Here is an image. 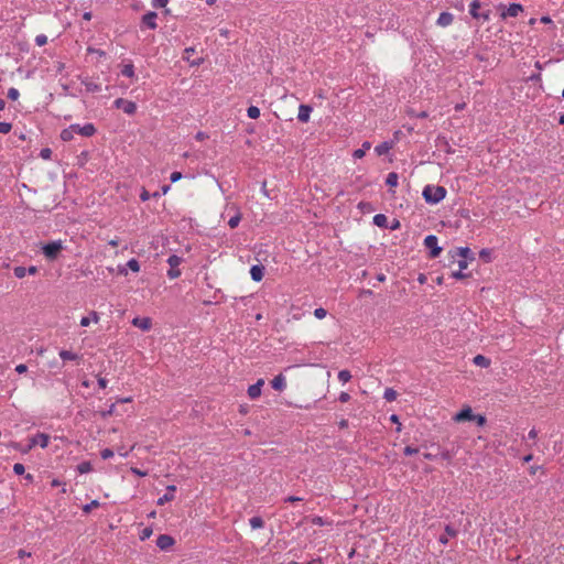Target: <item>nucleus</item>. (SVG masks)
<instances>
[{"label":"nucleus","mask_w":564,"mask_h":564,"mask_svg":"<svg viewBox=\"0 0 564 564\" xmlns=\"http://www.w3.org/2000/svg\"><path fill=\"white\" fill-rule=\"evenodd\" d=\"M51 155H52V150L48 149V148H44L41 150L40 152V156L44 160H48L51 159Z\"/></svg>","instance_id":"54"},{"label":"nucleus","mask_w":564,"mask_h":564,"mask_svg":"<svg viewBox=\"0 0 564 564\" xmlns=\"http://www.w3.org/2000/svg\"><path fill=\"white\" fill-rule=\"evenodd\" d=\"M403 453L406 456H411V455L417 454L419 453V448L417 447H413V446H405L404 449H403Z\"/></svg>","instance_id":"53"},{"label":"nucleus","mask_w":564,"mask_h":564,"mask_svg":"<svg viewBox=\"0 0 564 564\" xmlns=\"http://www.w3.org/2000/svg\"><path fill=\"white\" fill-rule=\"evenodd\" d=\"M303 498L301 497H297V496H289L284 499V502H290V503H293V502H297V501H302Z\"/></svg>","instance_id":"57"},{"label":"nucleus","mask_w":564,"mask_h":564,"mask_svg":"<svg viewBox=\"0 0 564 564\" xmlns=\"http://www.w3.org/2000/svg\"><path fill=\"white\" fill-rule=\"evenodd\" d=\"M398 397V393L394 389L392 388H387L384 390V393H383V398L388 401V402H392L397 399Z\"/></svg>","instance_id":"35"},{"label":"nucleus","mask_w":564,"mask_h":564,"mask_svg":"<svg viewBox=\"0 0 564 564\" xmlns=\"http://www.w3.org/2000/svg\"><path fill=\"white\" fill-rule=\"evenodd\" d=\"M249 523H250V527L253 530L262 529L264 527V521H263V519L261 517H252L249 520Z\"/></svg>","instance_id":"34"},{"label":"nucleus","mask_w":564,"mask_h":564,"mask_svg":"<svg viewBox=\"0 0 564 564\" xmlns=\"http://www.w3.org/2000/svg\"><path fill=\"white\" fill-rule=\"evenodd\" d=\"M446 188L443 186L426 185L423 189V198L429 204H437L446 196Z\"/></svg>","instance_id":"1"},{"label":"nucleus","mask_w":564,"mask_h":564,"mask_svg":"<svg viewBox=\"0 0 564 564\" xmlns=\"http://www.w3.org/2000/svg\"><path fill=\"white\" fill-rule=\"evenodd\" d=\"M76 468H77V471L79 474H87V473H90L93 470L91 463L88 462V460L82 462L80 464L77 465Z\"/></svg>","instance_id":"32"},{"label":"nucleus","mask_w":564,"mask_h":564,"mask_svg":"<svg viewBox=\"0 0 564 564\" xmlns=\"http://www.w3.org/2000/svg\"><path fill=\"white\" fill-rule=\"evenodd\" d=\"M454 254L452 256L453 259H455L456 256L460 257V259H474V253L468 247H459L456 248L454 251Z\"/></svg>","instance_id":"19"},{"label":"nucleus","mask_w":564,"mask_h":564,"mask_svg":"<svg viewBox=\"0 0 564 564\" xmlns=\"http://www.w3.org/2000/svg\"><path fill=\"white\" fill-rule=\"evenodd\" d=\"M72 127H74V132L75 134H80L83 137H86V138H89V137H93L96 132H97V129L96 127L94 126V123H86L84 126H80L78 123H74V124H70Z\"/></svg>","instance_id":"6"},{"label":"nucleus","mask_w":564,"mask_h":564,"mask_svg":"<svg viewBox=\"0 0 564 564\" xmlns=\"http://www.w3.org/2000/svg\"><path fill=\"white\" fill-rule=\"evenodd\" d=\"M100 506L98 500H93L89 503L83 506V511L85 513H89L93 509L98 508Z\"/></svg>","instance_id":"41"},{"label":"nucleus","mask_w":564,"mask_h":564,"mask_svg":"<svg viewBox=\"0 0 564 564\" xmlns=\"http://www.w3.org/2000/svg\"><path fill=\"white\" fill-rule=\"evenodd\" d=\"M480 259H482L486 262L491 261V250L490 249H481L479 252Z\"/></svg>","instance_id":"43"},{"label":"nucleus","mask_w":564,"mask_h":564,"mask_svg":"<svg viewBox=\"0 0 564 564\" xmlns=\"http://www.w3.org/2000/svg\"><path fill=\"white\" fill-rule=\"evenodd\" d=\"M127 268H129L131 271L133 272H139L140 271V263L137 259L132 258L130 259L128 262H127Z\"/></svg>","instance_id":"38"},{"label":"nucleus","mask_w":564,"mask_h":564,"mask_svg":"<svg viewBox=\"0 0 564 564\" xmlns=\"http://www.w3.org/2000/svg\"><path fill=\"white\" fill-rule=\"evenodd\" d=\"M121 74L129 78L134 77V66H133L132 62H129V63H126L122 65Z\"/></svg>","instance_id":"29"},{"label":"nucleus","mask_w":564,"mask_h":564,"mask_svg":"<svg viewBox=\"0 0 564 564\" xmlns=\"http://www.w3.org/2000/svg\"><path fill=\"white\" fill-rule=\"evenodd\" d=\"M12 129V124L10 122L0 121V133H9Z\"/></svg>","instance_id":"46"},{"label":"nucleus","mask_w":564,"mask_h":564,"mask_svg":"<svg viewBox=\"0 0 564 564\" xmlns=\"http://www.w3.org/2000/svg\"><path fill=\"white\" fill-rule=\"evenodd\" d=\"M195 53V47L189 46L184 50L183 59L189 63L191 66H199L203 63V58L191 59V56Z\"/></svg>","instance_id":"15"},{"label":"nucleus","mask_w":564,"mask_h":564,"mask_svg":"<svg viewBox=\"0 0 564 564\" xmlns=\"http://www.w3.org/2000/svg\"><path fill=\"white\" fill-rule=\"evenodd\" d=\"M94 321L95 323H97L99 321V316L97 314V312H91L89 316H84L82 317L80 319V325L86 327L90 324V322Z\"/></svg>","instance_id":"30"},{"label":"nucleus","mask_w":564,"mask_h":564,"mask_svg":"<svg viewBox=\"0 0 564 564\" xmlns=\"http://www.w3.org/2000/svg\"><path fill=\"white\" fill-rule=\"evenodd\" d=\"M47 43V36L45 34H39L35 37V44L37 46H43Z\"/></svg>","instance_id":"47"},{"label":"nucleus","mask_w":564,"mask_h":564,"mask_svg":"<svg viewBox=\"0 0 564 564\" xmlns=\"http://www.w3.org/2000/svg\"><path fill=\"white\" fill-rule=\"evenodd\" d=\"M182 177H183L182 173H181V172L175 171V172H172V173H171V175H170V181H171L172 183H175V182L180 181Z\"/></svg>","instance_id":"55"},{"label":"nucleus","mask_w":564,"mask_h":564,"mask_svg":"<svg viewBox=\"0 0 564 564\" xmlns=\"http://www.w3.org/2000/svg\"><path fill=\"white\" fill-rule=\"evenodd\" d=\"M158 14L154 11H149L142 17V24L148 26L151 30H155L158 28L156 24Z\"/></svg>","instance_id":"13"},{"label":"nucleus","mask_w":564,"mask_h":564,"mask_svg":"<svg viewBox=\"0 0 564 564\" xmlns=\"http://www.w3.org/2000/svg\"><path fill=\"white\" fill-rule=\"evenodd\" d=\"M474 421L477 423L478 426H484L487 422V419L485 415L475 414Z\"/></svg>","instance_id":"51"},{"label":"nucleus","mask_w":564,"mask_h":564,"mask_svg":"<svg viewBox=\"0 0 564 564\" xmlns=\"http://www.w3.org/2000/svg\"><path fill=\"white\" fill-rule=\"evenodd\" d=\"M13 273H14L15 278L22 279L26 275V268L18 265L13 269Z\"/></svg>","instance_id":"42"},{"label":"nucleus","mask_w":564,"mask_h":564,"mask_svg":"<svg viewBox=\"0 0 564 564\" xmlns=\"http://www.w3.org/2000/svg\"><path fill=\"white\" fill-rule=\"evenodd\" d=\"M424 246L429 249V257L431 259L437 258L442 252V248L438 246V238L435 235L426 236L424 239Z\"/></svg>","instance_id":"3"},{"label":"nucleus","mask_w":564,"mask_h":564,"mask_svg":"<svg viewBox=\"0 0 564 564\" xmlns=\"http://www.w3.org/2000/svg\"><path fill=\"white\" fill-rule=\"evenodd\" d=\"M50 442V436L45 433H36L33 437L30 438V444L28 446V449H31L32 447L39 445L42 448L47 447Z\"/></svg>","instance_id":"7"},{"label":"nucleus","mask_w":564,"mask_h":564,"mask_svg":"<svg viewBox=\"0 0 564 564\" xmlns=\"http://www.w3.org/2000/svg\"><path fill=\"white\" fill-rule=\"evenodd\" d=\"M74 127L69 126L68 128H65L61 131V139L64 141V142H68V141H72L74 139V135H75V132H74Z\"/></svg>","instance_id":"26"},{"label":"nucleus","mask_w":564,"mask_h":564,"mask_svg":"<svg viewBox=\"0 0 564 564\" xmlns=\"http://www.w3.org/2000/svg\"><path fill=\"white\" fill-rule=\"evenodd\" d=\"M183 262V259L176 254H171L167 258V263L170 265V269L166 272V275L169 279L174 280L177 279L181 275V270L177 269V267Z\"/></svg>","instance_id":"4"},{"label":"nucleus","mask_w":564,"mask_h":564,"mask_svg":"<svg viewBox=\"0 0 564 564\" xmlns=\"http://www.w3.org/2000/svg\"><path fill=\"white\" fill-rule=\"evenodd\" d=\"M24 471H25V467H24V465H23V464H21V463H15V464L13 465V473H14L15 475H23V474H24Z\"/></svg>","instance_id":"50"},{"label":"nucleus","mask_w":564,"mask_h":564,"mask_svg":"<svg viewBox=\"0 0 564 564\" xmlns=\"http://www.w3.org/2000/svg\"><path fill=\"white\" fill-rule=\"evenodd\" d=\"M338 400L341 402V403H346L350 400V395L348 392H340L339 397H338Z\"/></svg>","instance_id":"56"},{"label":"nucleus","mask_w":564,"mask_h":564,"mask_svg":"<svg viewBox=\"0 0 564 564\" xmlns=\"http://www.w3.org/2000/svg\"><path fill=\"white\" fill-rule=\"evenodd\" d=\"M115 453L111 448H104L101 452H100V456L102 459H109L111 457H113Z\"/></svg>","instance_id":"49"},{"label":"nucleus","mask_w":564,"mask_h":564,"mask_svg":"<svg viewBox=\"0 0 564 564\" xmlns=\"http://www.w3.org/2000/svg\"><path fill=\"white\" fill-rule=\"evenodd\" d=\"M474 365L481 367V368H488L491 364L490 359L487 358L484 355H477L473 359Z\"/></svg>","instance_id":"23"},{"label":"nucleus","mask_w":564,"mask_h":564,"mask_svg":"<svg viewBox=\"0 0 564 564\" xmlns=\"http://www.w3.org/2000/svg\"><path fill=\"white\" fill-rule=\"evenodd\" d=\"M271 387L274 390L283 391L286 387V380L283 375L275 376L271 381Z\"/></svg>","instance_id":"22"},{"label":"nucleus","mask_w":564,"mask_h":564,"mask_svg":"<svg viewBox=\"0 0 564 564\" xmlns=\"http://www.w3.org/2000/svg\"><path fill=\"white\" fill-rule=\"evenodd\" d=\"M313 108L308 105H300L297 119L300 122H308Z\"/></svg>","instance_id":"16"},{"label":"nucleus","mask_w":564,"mask_h":564,"mask_svg":"<svg viewBox=\"0 0 564 564\" xmlns=\"http://www.w3.org/2000/svg\"><path fill=\"white\" fill-rule=\"evenodd\" d=\"M15 371H17L18 373H24V372H26V371H28V367H26V365H24V364H20V365H18V366L15 367Z\"/></svg>","instance_id":"61"},{"label":"nucleus","mask_w":564,"mask_h":564,"mask_svg":"<svg viewBox=\"0 0 564 564\" xmlns=\"http://www.w3.org/2000/svg\"><path fill=\"white\" fill-rule=\"evenodd\" d=\"M457 535V530L454 529L452 525L447 524L445 527V534L440 535L438 542L442 544L448 543V538H455Z\"/></svg>","instance_id":"20"},{"label":"nucleus","mask_w":564,"mask_h":564,"mask_svg":"<svg viewBox=\"0 0 564 564\" xmlns=\"http://www.w3.org/2000/svg\"><path fill=\"white\" fill-rule=\"evenodd\" d=\"M174 544V538L169 534H160L156 539V546L162 551H167Z\"/></svg>","instance_id":"9"},{"label":"nucleus","mask_w":564,"mask_h":564,"mask_svg":"<svg viewBox=\"0 0 564 564\" xmlns=\"http://www.w3.org/2000/svg\"><path fill=\"white\" fill-rule=\"evenodd\" d=\"M97 381H98L99 388L105 389L107 387L108 381L106 378L98 376Z\"/></svg>","instance_id":"58"},{"label":"nucleus","mask_w":564,"mask_h":564,"mask_svg":"<svg viewBox=\"0 0 564 564\" xmlns=\"http://www.w3.org/2000/svg\"><path fill=\"white\" fill-rule=\"evenodd\" d=\"M536 436H538V431L535 429L530 430V432L528 433L529 440H535Z\"/></svg>","instance_id":"63"},{"label":"nucleus","mask_w":564,"mask_h":564,"mask_svg":"<svg viewBox=\"0 0 564 564\" xmlns=\"http://www.w3.org/2000/svg\"><path fill=\"white\" fill-rule=\"evenodd\" d=\"M241 220V214L240 213H237L235 216H232L229 220H228V226L234 229L236 227H238L239 223Z\"/></svg>","instance_id":"40"},{"label":"nucleus","mask_w":564,"mask_h":564,"mask_svg":"<svg viewBox=\"0 0 564 564\" xmlns=\"http://www.w3.org/2000/svg\"><path fill=\"white\" fill-rule=\"evenodd\" d=\"M454 21V15L451 12L444 11L437 18L436 24L442 28L451 25Z\"/></svg>","instance_id":"17"},{"label":"nucleus","mask_w":564,"mask_h":564,"mask_svg":"<svg viewBox=\"0 0 564 564\" xmlns=\"http://www.w3.org/2000/svg\"><path fill=\"white\" fill-rule=\"evenodd\" d=\"M522 11H523V7H522L521 4H519V3H511V4H509V6L506 8V10H505V11H502L501 17H502L503 19H506V18H508V17H510V18H516V17H518V14H519L520 12H522Z\"/></svg>","instance_id":"10"},{"label":"nucleus","mask_w":564,"mask_h":564,"mask_svg":"<svg viewBox=\"0 0 564 564\" xmlns=\"http://www.w3.org/2000/svg\"><path fill=\"white\" fill-rule=\"evenodd\" d=\"M399 175L395 172H390L387 175L386 184L390 187H395L398 185Z\"/></svg>","instance_id":"33"},{"label":"nucleus","mask_w":564,"mask_h":564,"mask_svg":"<svg viewBox=\"0 0 564 564\" xmlns=\"http://www.w3.org/2000/svg\"><path fill=\"white\" fill-rule=\"evenodd\" d=\"M326 315L327 311L323 307L315 308L314 311V316L318 319H323L324 317H326Z\"/></svg>","instance_id":"48"},{"label":"nucleus","mask_w":564,"mask_h":564,"mask_svg":"<svg viewBox=\"0 0 564 564\" xmlns=\"http://www.w3.org/2000/svg\"><path fill=\"white\" fill-rule=\"evenodd\" d=\"M132 325L144 332H148L152 327V321L150 317H134L132 319Z\"/></svg>","instance_id":"14"},{"label":"nucleus","mask_w":564,"mask_h":564,"mask_svg":"<svg viewBox=\"0 0 564 564\" xmlns=\"http://www.w3.org/2000/svg\"><path fill=\"white\" fill-rule=\"evenodd\" d=\"M251 279L256 282H260L264 275V267L261 264H254L250 269Z\"/></svg>","instance_id":"18"},{"label":"nucleus","mask_w":564,"mask_h":564,"mask_svg":"<svg viewBox=\"0 0 564 564\" xmlns=\"http://www.w3.org/2000/svg\"><path fill=\"white\" fill-rule=\"evenodd\" d=\"M247 116L250 118V119H257L260 117V109L257 107V106H250L248 109H247Z\"/></svg>","instance_id":"36"},{"label":"nucleus","mask_w":564,"mask_h":564,"mask_svg":"<svg viewBox=\"0 0 564 564\" xmlns=\"http://www.w3.org/2000/svg\"><path fill=\"white\" fill-rule=\"evenodd\" d=\"M480 19H482L484 21H488L490 19V10L480 12Z\"/></svg>","instance_id":"64"},{"label":"nucleus","mask_w":564,"mask_h":564,"mask_svg":"<svg viewBox=\"0 0 564 564\" xmlns=\"http://www.w3.org/2000/svg\"><path fill=\"white\" fill-rule=\"evenodd\" d=\"M82 83L88 93H98L101 90L100 84H98L94 80L86 79V80H83Z\"/></svg>","instance_id":"24"},{"label":"nucleus","mask_w":564,"mask_h":564,"mask_svg":"<svg viewBox=\"0 0 564 564\" xmlns=\"http://www.w3.org/2000/svg\"><path fill=\"white\" fill-rule=\"evenodd\" d=\"M373 224L380 228L388 227V218L383 214H377L373 216Z\"/></svg>","instance_id":"28"},{"label":"nucleus","mask_w":564,"mask_h":564,"mask_svg":"<svg viewBox=\"0 0 564 564\" xmlns=\"http://www.w3.org/2000/svg\"><path fill=\"white\" fill-rule=\"evenodd\" d=\"M7 96L11 100H17L20 96V93L17 88L11 87V88H9Z\"/></svg>","instance_id":"45"},{"label":"nucleus","mask_w":564,"mask_h":564,"mask_svg":"<svg viewBox=\"0 0 564 564\" xmlns=\"http://www.w3.org/2000/svg\"><path fill=\"white\" fill-rule=\"evenodd\" d=\"M113 107L117 109H121L124 113L129 116H133L137 112V104L131 100H127L123 98H117L113 101Z\"/></svg>","instance_id":"5"},{"label":"nucleus","mask_w":564,"mask_h":564,"mask_svg":"<svg viewBox=\"0 0 564 564\" xmlns=\"http://www.w3.org/2000/svg\"><path fill=\"white\" fill-rule=\"evenodd\" d=\"M371 148V143L369 141H365L360 149L354 151L352 156L355 159H361L365 156L366 152Z\"/></svg>","instance_id":"25"},{"label":"nucleus","mask_w":564,"mask_h":564,"mask_svg":"<svg viewBox=\"0 0 564 564\" xmlns=\"http://www.w3.org/2000/svg\"><path fill=\"white\" fill-rule=\"evenodd\" d=\"M467 265H468L467 260H465V259L458 260V268H459L458 270H465L467 268Z\"/></svg>","instance_id":"62"},{"label":"nucleus","mask_w":564,"mask_h":564,"mask_svg":"<svg viewBox=\"0 0 564 564\" xmlns=\"http://www.w3.org/2000/svg\"><path fill=\"white\" fill-rule=\"evenodd\" d=\"M153 533V530L151 527H145L140 531L139 538L141 541H145L149 539Z\"/></svg>","instance_id":"39"},{"label":"nucleus","mask_w":564,"mask_h":564,"mask_svg":"<svg viewBox=\"0 0 564 564\" xmlns=\"http://www.w3.org/2000/svg\"><path fill=\"white\" fill-rule=\"evenodd\" d=\"M140 199L142 202H147V200L150 199V194H149V192L147 189H144V188L142 189V192L140 194Z\"/></svg>","instance_id":"60"},{"label":"nucleus","mask_w":564,"mask_h":564,"mask_svg":"<svg viewBox=\"0 0 564 564\" xmlns=\"http://www.w3.org/2000/svg\"><path fill=\"white\" fill-rule=\"evenodd\" d=\"M470 274L464 273L463 270L453 271L451 273V278L455 280H463L465 278H468Z\"/></svg>","instance_id":"44"},{"label":"nucleus","mask_w":564,"mask_h":564,"mask_svg":"<svg viewBox=\"0 0 564 564\" xmlns=\"http://www.w3.org/2000/svg\"><path fill=\"white\" fill-rule=\"evenodd\" d=\"M391 148L392 144L390 142H382L375 148V151L378 155H383L387 154Z\"/></svg>","instance_id":"31"},{"label":"nucleus","mask_w":564,"mask_h":564,"mask_svg":"<svg viewBox=\"0 0 564 564\" xmlns=\"http://www.w3.org/2000/svg\"><path fill=\"white\" fill-rule=\"evenodd\" d=\"M264 384V380L263 379H259L254 384H251L249 388H248V397L251 399V400H256L258 399L260 395H261V389Z\"/></svg>","instance_id":"11"},{"label":"nucleus","mask_w":564,"mask_h":564,"mask_svg":"<svg viewBox=\"0 0 564 564\" xmlns=\"http://www.w3.org/2000/svg\"><path fill=\"white\" fill-rule=\"evenodd\" d=\"M176 491V486L174 485H170L166 487V492L160 497L156 501V505L158 506H163L165 505L166 502H170L172 500H174L175 496H174V492Z\"/></svg>","instance_id":"12"},{"label":"nucleus","mask_w":564,"mask_h":564,"mask_svg":"<svg viewBox=\"0 0 564 564\" xmlns=\"http://www.w3.org/2000/svg\"><path fill=\"white\" fill-rule=\"evenodd\" d=\"M351 379V373L349 370H340L338 372V380L341 382V383H346L348 382L349 380Z\"/></svg>","instance_id":"37"},{"label":"nucleus","mask_w":564,"mask_h":564,"mask_svg":"<svg viewBox=\"0 0 564 564\" xmlns=\"http://www.w3.org/2000/svg\"><path fill=\"white\" fill-rule=\"evenodd\" d=\"M131 473L139 476V477H144L147 476V471H142L140 470L139 468L137 467H131Z\"/></svg>","instance_id":"59"},{"label":"nucleus","mask_w":564,"mask_h":564,"mask_svg":"<svg viewBox=\"0 0 564 564\" xmlns=\"http://www.w3.org/2000/svg\"><path fill=\"white\" fill-rule=\"evenodd\" d=\"M169 3V0H152V7L155 9L165 8Z\"/></svg>","instance_id":"52"},{"label":"nucleus","mask_w":564,"mask_h":564,"mask_svg":"<svg viewBox=\"0 0 564 564\" xmlns=\"http://www.w3.org/2000/svg\"><path fill=\"white\" fill-rule=\"evenodd\" d=\"M480 2L479 0H474L470 4H469V13L470 15L474 18V19H480V12L478 11L479 8H480Z\"/></svg>","instance_id":"27"},{"label":"nucleus","mask_w":564,"mask_h":564,"mask_svg":"<svg viewBox=\"0 0 564 564\" xmlns=\"http://www.w3.org/2000/svg\"><path fill=\"white\" fill-rule=\"evenodd\" d=\"M58 355L63 361H79L82 359L78 354L65 349L59 350Z\"/></svg>","instance_id":"21"},{"label":"nucleus","mask_w":564,"mask_h":564,"mask_svg":"<svg viewBox=\"0 0 564 564\" xmlns=\"http://www.w3.org/2000/svg\"><path fill=\"white\" fill-rule=\"evenodd\" d=\"M475 414L473 409L469 405L464 406L459 412H457L453 420L455 422H465V421H474Z\"/></svg>","instance_id":"8"},{"label":"nucleus","mask_w":564,"mask_h":564,"mask_svg":"<svg viewBox=\"0 0 564 564\" xmlns=\"http://www.w3.org/2000/svg\"><path fill=\"white\" fill-rule=\"evenodd\" d=\"M62 250L63 243L61 240L51 241L48 243L43 245L42 247V252L44 257L51 261L57 259Z\"/></svg>","instance_id":"2"}]
</instances>
